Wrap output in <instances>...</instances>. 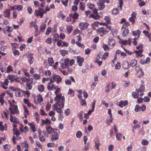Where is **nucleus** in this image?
<instances>
[{"mask_svg": "<svg viewBox=\"0 0 151 151\" xmlns=\"http://www.w3.org/2000/svg\"><path fill=\"white\" fill-rule=\"evenodd\" d=\"M57 101L56 103L55 104H57V105L60 108H63L64 106L65 98L63 96L59 97L56 100Z\"/></svg>", "mask_w": 151, "mask_h": 151, "instance_id": "nucleus-1", "label": "nucleus"}, {"mask_svg": "<svg viewBox=\"0 0 151 151\" xmlns=\"http://www.w3.org/2000/svg\"><path fill=\"white\" fill-rule=\"evenodd\" d=\"M10 104L11 105L12 107L9 108V110L10 111V114H11L14 115L16 114H19V111L18 109V107L17 106L14 104H12L11 102Z\"/></svg>", "mask_w": 151, "mask_h": 151, "instance_id": "nucleus-2", "label": "nucleus"}, {"mask_svg": "<svg viewBox=\"0 0 151 151\" xmlns=\"http://www.w3.org/2000/svg\"><path fill=\"white\" fill-rule=\"evenodd\" d=\"M35 15L36 16H40L41 18L43 17V14L46 13V12L43 9L41 8L40 7L38 8L37 10H35Z\"/></svg>", "mask_w": 151, "mask_h": 151, "instance_id": "nucleus-3", "label": "nucleus"}, {"mask_svg": "<svg viewBox=\"0 0 151 151\" xmlns=\"http://www.w3.org/2000/svg\"><path fill=\"white\" fill-rule=\"evenodd\" d=\"M119 43L122 45H128L130 46L131 45V41L130 38H129L127 40H123L122 39L119 38Z\"/></svg>", "mask_w": 151, "mask_h": 151, "instance_id": "nucleus-4", "label": "nucleus"}, {"mask_svg": "<svg viewBox=\"0 0 151 151\" xmlns=\"http://www.w3.org/2000/svg\"><path fill=\"white\" fill-rule=\"evenodd\" d=\"M69 63V59L67 58L64 59L61 61V67L62 68H66L68 66Z\"/></svg>", "mask_w": 151, "mask_h": 151, "instance_id": "nucleus-5", "label": "nucleus"}, {"mask_svg": "<svg viewBox=\"0 0 151 151\" xmlns=\"http://www.w3.org/2000/svg\"><path fill=\"white\" fill-rule=\"evenodd\" d=\"M13 28L12 27L10 26H6L5 28L3 29L4 33L5 34L7 33H10L13 30Z\"/></svg>", "mask_w": 151, "mask_h": 151, "instance_id": "nucleus-6", "label": "nucleus"}, {"mask_svg": "<svg viewBox=\"0 0 151 151\" xmlns=\"http://www.w3.org/2000/svg\"><path fill=\"white\" fill-rule=\"evenodd\" d=\"M89 24L88 23L85 22H81L79 24V27L81 29L84 30L88 27Z\"/></svg>", "mask_w": 151, "mask_h": 151, "instance_id": "nucleus-7", "label": "nucleus"}, {"mask_svg": "<svg viewBox=\"0 0 151 151\" xmlns=\"http://www.w3.org/2000/svg\"><path fill=\"white\" fill-rule=\"evenodd\" d=\"M51 82L48 83L47 85V88L49 91H53L56 89V87Z\"/></svg>", "mask_w": 151, "mask_h": 151, "instance_id": "nucleus-8", "label": "nucleus"}, {"mask_svg": "<svg viewBox=\"0 0 151 151\" xmlns=\"http://www.w3.org/2000/svg\"><path fill=\"white\" fill-rule=\"evenodd\" d=\"M97 4L100 10H101L104 8L105 5L103 1H98L97 2Z\"/></svg>", "mask_w": 151, "mask_h": 151, "instance_id": "nucleus-9", "label": "nucleus"}, {"mask_svg": "<svg viewBox=\"0 0 151 151\" xmlns=\"http://www.w3.org/2000/svg\"><path fill=\"white\" fill-rule=\"evenodd\" d=\"M60 107L58 108L57 104H53L52 106L53 110H55L57 113L60 114H62L63 113V110Z\"/></svg>", "mask_w": 151, "mask_h": 151, "instance_id": "nucleus-10", "label": "nucleus"}, {"mask_svg": "<svg viewBox=\"0 0 151 151\" xmlns=\"http://www.w3.org/2000/svg\"><path fill=\"white\" fill-rule=\"evenodd\" d=\"M106 31L104 29L103 27L99 28L97 30V32L99 34L102 33V34L100 35L101 37L103 36L104 35L106 34Z\"/></svg>", "mask_w": 151, "mask_h": 151, "instance_id": "nucleus-11", "label": "nucleus"}, {"mask_svg": "<svg viewBox=\"0 0 151 151\" xmlns=\"http://www.w3.org/2000/svg\"><path fill=\"white\" fill-rule=\"evenodd\" d=\"M128 104V102L127 100L124 101H121L119 103L118 105L120 107L122 108L124 106H126Z\"/></svg>", "mask_w": 151, "mask_h": 151, "instance_id": "nucleus-12", "label": "nucleus"}, {"mask_svg": "<svg viewBox=\"0 0 151 151\" xmlns=\"http://www.w3.org/2000/svg\"><path fill=\"white\" fill-rule=\"evenodd\" d=\"M29 27L30 28H33L34 27L35 30V31L37 32L38 30V27L37 25L35 23L32 22L30 23Z\"/></svg>", "mask_w": 151, "mask_h": 151, "instance_id": "nucleus-13", "label": "nucleus"}, {"mask_svg": "<svg viewBox=\"0 0 151 151\" xmlns=\"http://www.w3.org/2000/svg\"><path fill=\"white\" fill-rule=\"evenodd\" d=\"M10 120L11 122H14V123H19V120L16 117L13 116L11 114H10Z\"/></svg>", "mask_w": 151, "mask_h": 151, "instance_id": "nucleus-14", "label": "nucleus"}, {"mask_svg": "<svg viewBox=\"0 0 151 151\" xmlns=\"http://www.w3.org/2000/svg\"><path fill=\"white\" fill-rule=\"evenodd\" d=\"M57 76V75L53 73L52 75L49 77L50 81L52 83H54L56 81Z\"/></svg>", "mask_w": 151, "mask_h": 151, "instance_id": "nucleus-15", "label": "nucleus"}, {"mask_svg": "<svg viewBox=\"0 0 151 151\" xmlns=\"http://www.w3.org/2000/svg\"><path fill=\"white\" fill-rule=\"evenodd\" d=\"M45 129L48 134H51L53 131V129L50 126H46Z\"/></svg>", "mask_w": 151, "mask_h": 151, "instance_id": "nucleus-16", "label": "nucleus"}, {"mask_svg": "<svg viewBox=\"0 0 151 151\" xmlns=\"http://www.w3.org/2000/svg\"><path fill=\"white\" fill-rule=\"evenodd\" d=\"M108 43L109 45L112 47H113L115 44V40L112 38H109Z\"/></svg>", "mask_w": 151, "mask_h": 151, "instance_id": "nucleus-17", "label": "nucleus"}, {"mask_svg": "<svg viewBox=\"0 0 151 151\" xmlns=\"http://www.w3.org/2000/svg\"><path fill=\"white\" fill-rule=\"evenodd\" d=\"M23 109L24 111V117L25 118H27V115L29 114V111L27 109L26 106H23Z\"/></svg>", "mask_w": 151, "mask_h": 151, "instance_id": "nucleus-18", "label": "nucleus"}, {"mask_svg": "<svg viewBox=\"0 0 151 151\" xmlns=\"http://www.w3.org/2000/svg\"><path fill=\"white\" fill-rule=\"evenodd\" d=\"M21 126L19 127L20 130L22 132H27L29 130V128L27 126H25L23 128V125L21 124Z\"/></svg>", "mask_w": 151, "mask_h": 151, "instance_id": "nucleus-19", "label": "nucleus"}, {"mask_svg": "<svg viewBox=\"0 0 151 151\" xmlns=\"http://www.w3.org/2000/svg\"><path fill=\"white\" fill-rule=\"evenodd\" d=\"M60 91V88H57L56 91H55V93L56 95V96L55 98V100H56L58 98L62 96L61 94L58 93H59V92Z\"/></svg>", "mask_w": 151, "mask_h": 151, "instance_id": "nucleus-20", "label": "nucleus"}, {"mask_svg": "<svg viewBox=\"0 0 151 151\" xmlns=\"http://www.w3.org/2000/svg\"><path fill=\"white\" fill-rule=\"evenodd\" d=\"M10 10L9 9H7L4 12L3 16L4 17H7L9 18L10 13Z\"/></svg>", "mask_w": 151, "mask_h": 151, "instance_id": "nucleus-21", "label": "nucleus"}, {"mask_svg": "<svg viewBox=\"0 0 151 151\" xmlns=\"http://www.w3.org/2000/svg\"><path fill=\"white\" fill-rule=\"evenodd\" d=\"M77 63L79 65L81 66L82 65V63L83 62L84 59L82 58L79 57H77Z\"/></svg>", "mask_w": 151, "mask_h": 151, "instance_id": "nucleus-22", "label": "nucleus"}, {"mask_svg": "<svg viewBox=\"0 0 151 151\" xmlns=\"http://www.w3.org/2000/svg\"><path fill=\"white\" fill-rule=\"evenodd\" d=\"M5 95V94L4 93H2L0 94V102L1 103V106H3L4 103L5 102L3 99V97Z\"/></svg>", "mask_w": 151, "mask_h": 151, "instance_id": "nucleus-23", "label": "nucleus"}, {"mask_svg": "<svg viewBox=\"0 0 151 151\" xmlns=\"http://www.w3.org/2000/svg\"><path fill=\"white\" fill-rule=\"evenodd\" d=\"M32 82L31 83L29 81V82H27V83L26 84V88L27 90H31L32 89Z\"/></svg>", "mask_w": 151, "mask_h": 151, "instance_id": "nucleus-24", "label": "nucleus"}, {"mask_svg": "<svg viewBox=\"0 0 151 151\" xmlns=\"http://www.w3.org/2000/svg\"><path fill=\"white\" fill-rule=\"evenodd\" d=\"M145 91V88L144 86L143 85H142L140 86L139 88L138 89H136L135 90V91L137 92H143Z\"/></svg>", "mask_w": 151, "mask_h": 151, "instance_id": "nucleus-25", "label": "nucleus"}, {"mask_svg": "<svg viewBox=\"0 0 151 151\" xmlns=\"http://www.w3.org/2000/svg\"><path fill=\"white\" fill-rule=\"evenodd\" d=\"M137 62L135 59H133L131 61L129 64L132 67L135 66L137 64Z\"/></svg>", "mask_w": 151, "mask_h": 151, "instance_id": "nucleus-26", "label": "nucleus"}, {"mask_svg": "<svg viewBox=\"0 0 151 151\" xmlns=\"http://www.w3.org/2000/svg\"><path fill=\"white\" fill-rule=\"evenodd\" d=\"M140 33L141 32L139 30L133 31L132 32L133 35L135 36H137V38L139 37Z\"/></svg>", "mask_w": 151, "mask_h": 151, "instance_id": "nucleus-27", "label": "nucleus"}, {"mask_svg": "<svg viewBox=\"0 0 151 151\" xmlns=\"http://www.w3.org/2000/svg\"><path fill=\"white\" fill-rule=\"evenodd\" d=\"M95 103L96 101H94V102L92 103V108L91 110H89L88 112V113L87 114H90L91 113L94 111Z\"/></svg>", "mask_w": 151, "mask_h": 151, "instance_id": "nucleus-28", "label": "nucleus"}, {"mask_svg": "<svg viewBox=\"0 0 151 151\" xmlns=\"http://www.w3.org/2000/svg\"><path fill=\"white\" fill-rule=\"evenodd\" d=\"M59 138V136L58 134H54L53 135L52 137V142H55Z\"/></svg>", "mask_w": 151, "mask_h": 151, "instance_id": "nucleus-29", "label": "nucleus"}, {"mask_svg": "<svg viewBox=\"0 0 151 151\" xmlns=\"http://www.w3.org/2000/svg\"><path fill=\"white\" fill-rule=\"evenodd\" d=\"M73 29V27L72 25H70L68 26L66 28V30L68 34H70Z\"/></svg>", "mask_w": 151, "mask_h": 151, "instance_id": "nucleus-30", "label": "nucleus"}, {"mask_svg": "<svg viewBox=\"0 0 151 151\" xmlns=\"http://www.w3.org/2000/svg\"><path fill=\"white\" fill-rule=\"evenodd\" d=\"M28 125L30 127L33 132H35L36 131L35 129V126L34 124L33 123H28Z\"/></svg>", "mask_w": 151, "mask_h": 151, "instance_id": "nucleus-31", "label": "nucleus"}, {"mask_svg": "<svg viewBox=\"0 0 151 151\" xmlns=\"http://www.w3.org/2000/svg\"><path fill=\"white\" fill-rule=\"evenodd\" d=\"M48 63L50 66H52L54 64V62L52 58H48Z\"/></svg>", "mask_w": 151, "mask_h": 151, "instance_id": "nucleus-32", "label": "nucleus"}, {"mask_svg": "<svg viewBox=\"0 0 151 151\" xmlns=\"http://www.w3.org/2000/svg\"><path fill=\"white\" fill-rule=\"evenodd\" d=\"M37 101L40 104L43 101V98L40 95H38L37 96Z\"/></svg>", "mask_w": 151, "mask_h": 151, "instance_id": "nucleus-33", "label": "nucleus"}, {"mask_svg": "<svg viewBox=\"0 0 151 151\" xmlns=\"http://www.w3.org/2000/svg\"><path fill=\"white\" fill-rule=\"evenodd\" d=\"M38 89L39 91L42 92L44 91V86L42 84L39 85L38 86Z\"/></svg>", "mask_w": 151, "mask_h": 151, "instance_id": "nucleus-34", "label": "nucleus"}, {"mask_svg": "<svg viewBox=\"0 0 151 151\" xmlns=\"http://www.w3.org/2000/svg\"><path fill=\"white\" fill-rule=\"evenodd\" d=\"M39 139L40 141L43 142H45V138L43 136L42 134L41 133H39Z\"/></svg>", "mask_w": 151, "mask_h": 151, "instance_id": "nucleus-35", "label": "nucleus"}, {"mask_svg": "<svg viewBox=\"0 0 151 151\" xmlns=\"http://www.w3.org/2000/svg\"><path fill=\"white\" fill-rule=\"evenodd\" d=\"M79 8L81 11H84L85 9V7L84 6V4L82 2L80 3L79 5Z\"/></svg>", "mask_w": 151, "mask_h": 151, "instance_id": "nucleus-36", "label": "nucleus"}, {"mask_svg": "<svg viewBox=\"0 0 151 151\" xmlns=\"http://www.w3.org/2000/svg\"><path fill=\"white\" fill-rule=\"evenodd\" d=\"M129 33V30L127 29H125L123 31L122 36L124 37H126Z\"/></svg>", "mask_w": 151, "mask_h": 151, "instance_id": "nucleus-37", "label": "nucleus"}, {"mask_svg": "<svg viewBox=\"0 0 151 151\" xmlns=\"http://www.w3.org/2000/svg\"><path fill=\"white\" fill-rule=\"evenodd\" d=\"M139 50L138 51H135V52L136 53V54L137 55L138 54V55H137L135 56V57H138L139 56H140V55L139 54V53H141L143 52V50H142V48H141L139 49Z\"/></svg>", "mask_w": 151, "mask_h": 151, "instance_id": "nucleus-38", "label": "nucleus"}, {"mask_svg": "<svg viewBox=\"0 0 151 151\" xmlns=\"http://www.w3.org/2000/svg\"><path fill=\"white\" fill-rule=\"evenodd\" d=\"M102 47L105 51H107L109 50V48L107 45L104 44L103 45Z\"/></svg>", "mask_w": 151, "mask_h": 151, "instance_id": "nucleus-39", "label": "nucleus"}, {"mask_svg": "<svg viewBox=\"0 0 151 151\" xmlns=\"http://www.w3.org/2000/svg\"><path fill=\"white\" fill-rule=\"evenodd\" d=\"M22 146L23 147L28 148L29 147V145L26 141H25L24 142L22 143Z\"/></svg>", "mask_w": 151, "mask_h": 151, "instance_id": "nucleus-40", "label": "nucleus"}, {"mask_svg": "<svg viewBox=\"0 0 151 151\" xmlns=\"http://www.w3.org/2000/svg\"><path fill=\"white\" fill-rule=\"evenodd\" d=\"M33 77L36 80H39L41 78V76L39 74L37 73H35L33 74Z\"/></svg>", "mask_w": 151, "mask_h": 151, "instance_id": "nucleus-41", "label": "nucleus"}, {"mask_svg": "<svg viewBox=\"0 0 151 151\" xmlns=\"http://www.w3.org/2000/svg\"><path fill=\"white\" fill-rule=\"evenodd\" d=\"M122 135L120 133H117L116 135V137L118 140H121L122 139Z\"/></svg>", "mask_w": 151, "mask_h": 151, "instance_id": "nucleus-42", "label": "nucleus"}, {"mask_svg": "<svg viewBox=\"0 0 151 151\" xmlns=\"http://www.w3.org/2000/svg\"><path fill=\"white\" fill-rule=\"evenodd\" d=\"M23 8L22 5H16V9L18 11H20L22 10Z\"/></svg>", "mask_w": 151, "mask_h": 151, "instance_id": "nucleus-43", "label": "nucleus"}, {"mask_svg": "<svg viewBox=\"0 0 151 151\" xmlns=\"http://www.w3.org/2000/svg\"><path fill=\"white\" fill-rule=\"evenodd\" d=\"M13 71V69L12 68V67L10 65H9L7 67V70L6 72L7 73H9L11 72H12Z\"/></svg>", "mask_w": 151, "mask_h": 151, "instance_id": "nucleus-44", "label": "nucleus"}, {"mask_svg": "<svg viewBox=\"0 0 151 151\" xmlns=\"http://www.w3.org/2000/svg\"><path fill=\"white\" fill-rule=\"evenodd\" d=\"M134 111L136 112H140L141 111V106L139 105H137L135 107Z\"/></svg>", "mask_w": 151, "mask_h": 151, "instance_id": "nucleus-45", "label": "nucleus"}, {"mask_svg": "<svg viewBox=\"0 0 151 151\" xmlns=\"http://www.w3.org/2000/svg\"><path fill=\"white\" fill-rule=\"evenodd\" d=\"M139 93L135 92H133L132 93V95L133 97L134 98H137L139 96Z\"/></svg>", "mask_w": 151, "mask_h": 151, "instance_id": "nucleus-46", "label": "nucleus"}, {"mask_svg": "<svg viewBox=\"0 0 151 151\" xmlns=\"http://www.w3.org/2000/svg\"><path fill=\"white\" fill-rule=\"evenodd\" d=\"M53 40L52 38H48L46 40L45 42L48 44H51L53 42Z\"/></svg>", "mask_w": 151, "mask_h": 151, "instance_id": "nucleus-47", "label": "nucleus"}, {"mask_svg": "<svg viewBox=\"0 0 151 151\" xmlns=\"http://www.w3.org/2000/svg\"><path fill=\"white\" fill-rule=\"evenodd\" d=\"M14 81L18 83H20L21 84H22V83L21 82V78L17 77L14 78Z\"/></svg>", "mask_w": 151, "mask_h": 151, "instance_id": "nucleus-48", "label": "nucleus"}, {"mask_svg": "<svg viewBox=\"0 0 151 151\" xmlns=\"http://www.w3.org/2000/svg\"><path fill=\"white\" fill-rule=\"evenodd\" d=\"M62 80V78L60 76L58 75H57L56 77V81L57 83H59Z\"/></svg>", "mask_w": 151, "mask_h": 151, "instance_id": "nucleus-49", "label": "nucleus"}, {"mask_svg": "<svg viewBox=\"0 0 151 151\" xmlns=\"http://www.w3.org/2000/svg\"><path fill=\"white\" fill-rule=\"evenodd\" d=\"M21 80L23 82H26L29 81V78L23 76L21 77Z\"/></svg>", "mask_w": 151, "mask_h": 151, "instance_id": "nucleus-50", "label": "nucleus"}, {"mask_svg": "<svg viewBox=\"0 0 151 151\" xmlns=\"http://www.w3.org/2000/svg\"><path fill=\"white\" fill-rule=\"evenodd\" d=\"M13 53L15 57L18 56L20 54L19 51L16 50L14 51L13 52Z\"/></svg>", "mask_w": 151, "mask_h": 151, "instance_id": "nucleus-51", "label": "nucleus"}, {"mask_svg": "<svg viewBox=\"0 0 151 151\" xmlns=\"http://www.w3.org/2000/svg\"><path fill=\"white\" fill-rule=\"evenodd\" d=\"M60 52L62 56H65L66 54L68 53V52L67 51L65 50H62L60 51Z\"/></svg>", "mask_w": 151, "mask_h": 151, "instance_id": "nucleus-52", "label": "nucleus"}, {"mask_svg": "<svg viewBox=\"0 0 151 151\" xmlns=\"http://www.w3.org/2000/svg\"><path fill=\"white\" fill-rule=\"evenodd\" d=\"M79 14L77 12H75L73 14H72V18L74 19H77L79 16Z\"/></svg>", "mask_w": 151, "mask_h": 151, "instance_id": "nucleus-53", "label": "nucleus"}, {"mask_svg": "<svg viewBox=\"0 0 151 151\" xmlns=\"http://www.w3.org/2000/svg\"><path fill=\"white\" fill-rule=\"evenodd\" d=\"M72 14H70L69 16L66 18V21L67 22H69L71 21V18H72Z\"/></svg>", "mask_w": 151, "mask_h": 151, "instance_id": "nucleus-54", "label": "nucleus"}, {"mask_svg": "<svg viewBox=\"0 0 151 151\" xmlns=\"http://www.w3.org/2000/svg\"><path fill=\"white\" fill-rule=\"evenodd\" d=\"M112 13L115 15H117L119 13V10L117 8L114 9L112 12Z\"/></svg>", "mask_w": 151, "mask_h": 151, "instance_id": "nucleus-55", "label": "nucleus"}, {"mask_svg": "<svg viewBox=\"0 0 151 151\" xmlns=\"http://www.w3.org/2000/svg\"><path fill=\"white\" fill-rule=\"evenodd\" d=\"M148 142L145 139L142 140L141 141V143L142 145H148Z\"/></svg>", "mask_w": 151, "mask_h": 151, "instance_id": "nucleus-56", "label": "nucleus"}, {"mask_svg": "<svg viewBox=\"0 0 151 151\" xmlns=\"http://www.w3.org/2000/svg\"><path fill=\"white\" fill-rule=\"evenodd\" d=\"M98 9H95L93 11V12L94 14L96 16V18H99L100 17L98 14L97 12Z\"/></svg>", "mask_w": 151, "mask_h": 151, "instance_id": "nucleus-57", "label": "nucleus"}, {"mask_svg": "<svg viewBox=\"0 0 151 151\" xmlns=\"http://www.w3.org/2000/svg\"><path fill=\"white\" fill-rule=\"evenodd\" d=\"M43 122L45 124L49 125L48 126H50L51 124V123L50 120L47 119H46L45 120L43 121Z\"/></svg>", "mask_w": 151, "mask_h": 151, "instance_id": "nucleus-58", "label": "nucleus"}, {"mask_svg": "<svg viewBox=\"0 0 151 151\" xmlns=\"http://www.w3.org/2000/svg\"><path fill=\"white\" fill-rule=\"evenodd\" d=\"M68 94L70 95V96L73 97L74 95V93L72 89H70L68 92Z\"/></svg>", "mask_w": 151, "mask_h": 151, "instance_id": "nucleus-59", "label": "nucleus"}, {"mask_svg": "<svg viewBox=\"0 0 151 151\" xmlns=\"http://www.w3.org/2000/svg\"><path fill=\"white\" fill-rule=\"evenodd\" d=\"M109 53L108 52H105L102 57V59L105 60L108 57Z\"/></svg>", "mask_w": 151, "mask_h": 151, "instance_id": "nucleus-60", "label": "nucleus"}, {"mask_svg": "<svg viewBox=\"0 0 151 151\" xmlns=\"http://www.w3.org/2000/svg\"><path fill=\"white\" fill-rule=\"evenodd\" d=\"M110 84H108L107 85L105 89V92L106 93H108L110 92L111 89H110Z\"/></svg>", "mask_w": 151, "mask_h": 151, "instance_id": "nucleus-61", "label": "nucleus"}, {"mask_svg": "<svg viewBox=\"0 0 151 151\" xmlns=\"http://www.w3.org/2000/svg\"><path fill=\"white\" fill-rule=\"evenodd\" d=\"M15 76L14 75H11L10 74H9L8 75L7 78V79L9 80H12V79H14L15 78Z\"/></svg>", "mask_w": 151, "mask_h": 151, "instance_id": "nucleus-62", "label": "nucleus"}, {"mask_svg": "<svg viewBox=\"0 0 151 151\" xmlns=\"http://www.w3.org/2000/svg\"><path fill=\"white\" fill-rule=\"evenodd\" d=\"M76 135L77 138H80L82 136V132L81 131H78L77 132Z\"/></svg>", "mask_w": 151, "mask_h": 151, "instance_id": "nucleus-63", "label": "nucleus"}, {"mask_svg": "<svg viewBox=\"0 0 151 151\" xmlns=\"http://www.w3.org/2000/svg\"><path fill=\"white\" fill-rule=\"evenodd\" d=\"M132 149V146L130 145L128 146L124 151H131Z\"/></svg>", "mask_w": 151, "mask_h": 151, "instance_id": "nucleus-64", "label": "nucleus"}]
</instances>
